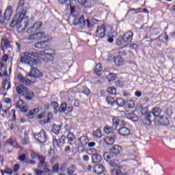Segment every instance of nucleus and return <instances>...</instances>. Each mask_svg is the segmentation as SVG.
Returning <instances> with one entry per match:
<instances>
[{"label": "nucleus", "instance_id": "obj_12", "mask_svg": "<svg viewBox=\"0 0 175 175\" xmlns=\"http://www.w3.org/2000/svg\"><path fill=\"white\" fill-rule=\"evenodd\" d=\"M43 25V23L42 22H37L33 24V25L31 27H29L27 29V33H33V32H36V31H39L40 29V27Z\"/></svg>", "mask_w": 175, "mask_h": 175}, {"label": "nucleus", "instance_id": "obj_34", "mask_svg": "<svg viewBox=\"0 0 175 175\" xmlns=\"http://www.w3.org/2000/svg\"><path fill=\"white\" fill-rule=\"evenodd\" d=\"M107 92L111 95H116L117 94V90L114 87H109L107 89Z\"/></svg>", "mask_w": 175, "mask_h": 175}, {"label": "nucleus", "instance_id": "obj_27", "mask_svg": "<svg viewBox=\"0 0 175 175\" xmlns=\"http://www.w3.org/2000/svg\"><path fill=\"white\" fill-rule=\"evenodd\" d=\"M104 142L108 146H111L112 144H114V138L111 137H106L104 138Z\"/></svg>", "mask_w": 175, "mask_h": 175}, {"label": "nucleus", "instance_id": "obj_52", "mask_svg": "<svg viewBox=\"0 0 175 175\" xmlns=\"http://www.w3.org/2000/svg\"><path fill=\"white\" fill-rule=\"evenodd\" d=\"M4 172L5 173V174H8V175L13 174V171L12 170V169H10V168H5L4 170Z\"/></svg>", "mask_w": 175, "mask_h": 175}, {"label": "nucleus", "instance_id": "obj_45", "mask_svg": "<svg viewBox=\"0 0 175 175\" xmlns=\"http://www.w3.org/2000/svg\"><path fill=\"white\" fill-rule=\"evenodd\" d=\"M67 139L68 142H73V140H75V135L73 134V133H68L67 135Z\"/></svg>", "mask_w": 175, "mask_h": 175}, {"label": "nucleus", "instance_id": "obj_21", "mask_svg": "<svg viewBox=\"0 0 175 175\" xmlns=\"http://www.w3.org/2000/svg\"><path fill=\"white\" fill-rule=\"evenodd\" d=\"M27 89L28 88H27V87H25L24 85L16 86L17 94H18L19 95L24 96L25 92H27Z\"/></svg>", "mask_w": 175, "mask_h": 175}, {"label": "nucleus", "instance_id": "obj_33", "mask_svg": "<svg viewBox=\"0 0 175 175\" xmlns=\"http://www.w3.org/2000/svg\"><path fill=\"white\" fill-rule=\"evenodd\" d=\"M46 41H42L40 42H37L35 44L36 49H45L46 48Z\"/></svg>", "mask_w": 175, "mask_h": 175}, {"label": "nucleus", "instance_id": "obj_46", "mask_svg": "<svg viewBox=\"0 0 175 175\" xmlns=\"http://www.w3.org/2000/svg\"><path fill=\"white\" fill-rule=\"evenodd\" d=\"M90 89L87 88V86H83L82 89V94H84L85 95H90Z\"/></svg>", "mask_w": 175, "mask_h": 175}, {"label": "nucleus", "instance_id": "obj_62", "mask_svg": "<svg viewBox=\"0 0 175 175\" xmlns=\"http://www.w3.org/2000/svg\"><path fill=\"white\" fill-rule=\"evenodd\" d=\"M83 159L85 161V162H88V161H90V157L88 155H83Z\"/></svg>", "mask_w": 175, "mask_h": 175}, {"label": "nucleus", "instance_id": "obj_63", "mask_svg": "<svg viewBox=\"0 0 175 175\" xmlns=\"http://www.w3.org/2000/svg\"><path fill=\"white\" fill-rule=\"evenodd\" d=\"M44 173H49L50 172V170L49 169V166H45L44 167L42 168Z\"/></svg>", "mask_w": 175, "mask_h": 175}, {"label": "nucleus", "instance_id": "obj_29", "mask_svg": "<svg viewBox=\"0 0 175 175\" xmlns=\"http://www.w3.org/2000/svg\"><path fill=\"white\" fill-rule=\"evenodd\" d=\"M125 103H126L125 100H123V98H118L115 101V105H118L119 107H122V106H124Z\"/></svg>", "mask_w": 175, "mask_h": 175}, {"label": "nucleus", "instance_id": "obj_10", "mask_svg": "<svg viewBox=\"0 0 175 175\" xmlns=\"http://www.w3.org/2000/svg\"><path fill=\"white\" fill-rule=\"evenodd\" d=\"M16 107L19 109L22 113H27V111H28V105H27V104L21 99H19L16 102Z\"/></svg>", "mask_w": 175, "mask_h": 175}, {"label": "nucleus", "instance_id": "obj_49", "mask_svg": "<svg viewBox=\"0 0 175 175\" xmlns=\"http://www.w3.org/2000/svg\"><path fill=\"white\" fill-rule=\"evenodd\" d=\"M141 113L142 114V116H147V114H148V108L147 107H143L141 109Z\"/></svg>", "mask_w": 175, "mask_h": 175}, {"label": "nucleus", "instance_id": "obj_60", "mask_svg": "<svg viewBox=\"0 0 175 175\" xmlns=\"http://www.w3.org/2000/svg\"><path fill=\"white\" fill-rule=\"evenodd\" d=\"M8 59H9V57L8 56V55L6 54L3 55L2 59L3 61H4V62H8Z\"/></svg>", "mask_w": 175, "mask_h": 175}, {"label": "nucleus", "instance_id": "obj_6", "mask_svg": "<svg viewBox=\"0 0 175 175\" xmlns=\"http://www.w3.org/2000/svg\"><path fill=\"white\" fill-rule=\"evenodd\" d=\"M161 111L159 107H154L152 110V113L154 117H158L160 120V122H161L163 125H169V120L167 118H163V116H159L161 115Z\"/></svg>", "mask_w": 175, "mask_h": 175}, {"label": "nucleus", "instance_id": "obj_22", "mask_svg": "<svg viewBox=\"0 0 175 175\" xmlns=\"http://www.w3.org/2000/svg\"><path fill=\"white\" fill-rule=\"evenodd\" d=\"M53 119V113H49L47 115L45 114L44 116L43 119L40 121L41 124H48L49 121H50V120Z\"/></svg>", "mask_w": 175, "mask_h": 175}, {"label": "nucleus", "instance_id": "obj_40", "mask_svg": "<svg viewBox=\"0 0 175 175\" xmlns=\"http://www.w3.org/2000/svg\"><path fill=\"white\" fill-rule=\"evenodd\" d=\"M106 100L108 105H111V106H114L116 105V101L113 97H107Z\"/></svg>", "mask_w": 175, "mask_h": 175}, {"label": "nucleus", "instance_id": "obj_48", "mask_svg": "<svg viewBox=\"0 0 175 175\" xmlns=\"http://www.w3.org/2000/svg\"><path fill=\"white\" fill-rule=\"evenodd\" d=\"M112 175H120L121 174V170L114 168L111 171Z\"/></svg>", "mask_w": 175, "mask_h": 175}, {"label": "nucleus", "instance_id": "obj_59", "mask_svg": "<svg viewBox=\"0 0 175 175\" xmlns=\"http://www.w3.org/2000/svg\"><path fill=\"white\" fill-rule=\"evenodd\" d=\"M45 114L46 113H40L37 116V118H38V120H43Z\"/></svg>", "mask_w": 175, "mask_h": 175}, {"label": "nucleus", "instance_id": "obj_19", "mask_svg": "<svg viewBox=\"0 0 175 175\" xmlns=\"http://www.w3.org/2000/svg\"><path fill=\"white\" fill-rule=\"evenodd\" d=\"M113 62L116 66H121V65H124L125 64L124 59H122L120 55L115 57Z\"/></svg>", "mask_w": 175, "mask_h": 175}, {"label": "nucleus", "instance_id": "obj_39", "mask_svg": "<svg viewBox=\"0 0 175 175\" xmlns=\"http://www.w3.org/2000/svg\"><path fill=\"white\" fill-rule=\"evenodd\" d=\"M93 135L94 137H97V139H100V137H102V131H100V129H97L94 131Z\"/></svg>", "mask_w": 175, "mask_h": 175}, {"label": "nucleus", "instance_id": "obj_16", "mask_svg": "<svg viewBox=\"0 0 175 175\" xmlns=\"http://www.w3.org/2000/svg\"><path fill=\"white\" fill-rule=\"evenodd\" d=\"M59 111H60L61 113H65V111H67V113H71L72 108L70 107H68V105H66V103H63L60 105Z\"/></svg>", "mask_w": 175, "mask_h": 175}, {"label": "nucleus", "instance_id": "obj_30", "mask_svg": "<svg viewBox=\"0 0 175 175\" xmlns=\"http://www.w3.org/2000/svg\"><path fill=\"white\" fill-rule=\"evenodd\" d=\"M39 113V108H36L31 111H29L28 113L29 118H33V116H36V114H38Z\"/></svg>", "mask_w": 175, "mask_h": 175}, {"label": "nucleus", "instance_id": "obj_23", "mask_svg": "<svg viewBox=\"0 0 175 175\" xmlns=\"http://www.w3.org/2000/svg\"><path fill=\"white\" fill-rule=\"evenodd\" d=\"M113 124L114 126H118V125H125V121L121 120L120 118H114L113 119Z\"/></svg>", "mask_w": 175, "mask_h": 175}, {"label": "nucleus", "instance_id": "obj_42", "mask_svg": "<svg viewBox=\"0 0 175 175\" xmlns=\"http://www.w3.org/2000/svg\"><path fill=\"white\" fill-rule=\"evenodd\" d=\"M116 79H117V75H116V74L110 73L107 76L108 81H114V80H116Z\"/></svg>", "mask_w": 175, "mask_h": 175}, {"label": "nucleus", "instance_id": "obj_31", "mask_svg": "<svg viewBox=\"0 0 175 175\" xmlns=\"http://www.w3.org/2000/svg\"><path fill=\"white\" fill-rule=\"evenodd\" d=\"M80 143L81 146H84L88 144V142L90 141L87 137H81L79 138Z\"/></svg>", "mask_w": 175, "mask_h": 175}, {"label": "nucleus", "instance_id": "obj_26", "mask_svg": "<svg viewBox=\"0 0 175 175\" xmlns=\"http://www.w3.org/2000/svg\"><path fill=\"white\" fill-rule=\"evenodd\" d=\"M11 84H10V81L8 79H4L3 81V90H10Z\"/></svg>", "mask_w": 175, "mask_h": 175}, {"label": "nucleus", "instance_id": "obj_51", "mask_svg": "<svg viewBox=\"0 0 175 175\" xmlns=\"http://www.w3.org/2000/svg\"><path fill=\"white\" fill-rule=\"evenodd\" d=\"M30 157H31V159H36V158H38L39 159V157H43V156H40V155H39L38 154H37L36 152H32L30 154Z\"/></svg>", "mask_w": 175, "mask_h": 175}, {"label": "nucleus", "instance_id": "obj_43", "mask_svg": "<svg viewBox=\"0 0 175 175\" xmlns=\"http://www.w3.org/2000/svg\"><path fill=\"white\" fill-rule=\"evenodd\" d=\"M104 132H105V133H107V135H110V133L113 132V128L109 126H105L104 127Z\"/></svg>", "mask_w": 175, "mask_h": 175}, {"label": "nucleus", "instance_id": "obj_38", "mask_svg": "<svg viewBox=\"0 0 175 175\" xmlns=\"http://www.w3.org/2000/svg\"><path fill=\"white\" fill-rule=\"evenodd\" d=\"M103 70V67H102V64H98L94 68V72L96 73H100Z\"/></svg>", "mask_w": 175, "mask_h": 175}, {"label": "nucleus", "instance_id": "obj_2", "mask_svg": "<svg viewBox=\"0 0 175 175\" xmlns=\"http://www.w3.org/2000/svg\"><path fill=\"white\" fill-rule=\"evenodd\" d=\"M24 56L21 57L20 62L24 64L25 65H28V66H35L38 65V53H29L25 52Z\"/></svg>", "mask_w": 175, "mask_h": 175}, {"label": "nucleus", "instance_id": "obj_53", "mask_svg": "<svg viewBox=\"0 0 175 175\" xmlns=\"http://www.w3.org/2000/svg\"><path fill=\"white\" fill-rule=\"evenodd\" d=\"M33 171L36 173V175H42V174H43V172L41 170L34 169Z\"/></svg>", "mask_w": 175, "mask_h": 175}, {"label": "nucleus", "instance_id": "obj_61", "mask_svg": "<svg viewBox=\"0 0 175 175\" xmlns=\"http://www.w3.org/2000/svg\"><path fill=\"white\" fill-rule=\"evenodd\" d=\"M25 162V163H31V165H35V163H36L35 161L31 160V159L26 160Z\"/></svg>", "mask_w": 175, "mask_h": 175}, {"label": "nucleus", "instance_id": "obj_35", "mask_svg": "<svg viewBox=\"0 0 175 175\" xmlns=\"http://www.w3.org/2000/svg\"><path fill=\"white\" fill-rule=\"evenodd\" d=\"M75 170H76V165H70L67 170V174L72 175L75 173Z\"/></svg>", "mask_w": 175, "mask_h": 175}, {"label": "nucleus", "instance_id": "obj_50", "mask_svg": "<svg viewBox=\"0 0 175 175\" xmlns=\"http://www.w3.org/2000/svg\"><path fill=\"white\" fill-rule=\"evenodd\" d=\"M145 116H147V118L149 120H152V121L155 120V116H154V114L152 113V112H149Z\"/></svg>", "mask_w": 175, "mask_h": 175}, {"label": "nucleus", "instance_id": "obj_64", "mask_svg": "<svg viewBox=\"0 0 175 175\" xmlns=\"http://www.w3.org/2000/svg\"><path fill=\"white\" fill-rule=\"evenodd\" d=\"M4 102L5 103H12V100L9 98H4Z\"/></svg>", "mask_w": 175, "mask_h": 175}, {"label": "nucleus", "instance_id": "obj_8", "mask_svg": "<svg viewBox=\"0 0 175 175\" xmlns=\"http://www.w3.org/2000/svg\"><path fill=\"white\" fill-rule=\"evenodd\" d=\"M34 137L39 143H46L47 142V135H46L44 130H41L40 133L34 135Z\"/></svg>", "mask_w": 175, "mask_h": 175}, {"label": "nucleus", "instance_id": "obj_47", "mask_svg": "<svg viewBox=\"0 0 175 175\" xmlns=\"http://www.w3.org/2000/svg\"><path fill=\"white\" fill-rule=\"evenodd\" d=\"M59 170V164H55L52 167V172L53 173H58V170Z\"/></svg>", "mask_w": 175, "mask_h": 175}, {"label": "nucleus", "instance_id": "obj_32", "mask_svg": "<svg viewBox=\"0 0 175 175\" xmlns=\"http://www.w3.org/2000/svg\"><path fill=\"white\" fill-rule=\"evenodd\" d=\"M125 106L129 107V109H133V107H135V101L132 100H128L125 103Z\"/></svg>", "mask_w": 175, "mask_h": 175}, {"label": "nucleus", "instance_id": "obj_1", "mask_svg": "<svg viewBox=\"0 0 175 175\" xmlns=\"http://www.w3.org/2000/svg\"><path fill=\"white\" fill-rule=\"evenodd\" d=\"M24 0H20L16 9V15L14 17L10 27L12 28H16V31L19 33L25 31V29L29 25V17L27 14V10L24 8Z\"/></svg>", "mask_w": 175, "mask_h": 175}, {"label": "nucleus", "instance_id": "obj_57", "mask_svg": "<svg viewBox=\"0 0 175 175\" xmlns=\"http://www.w3.org/2000/svg\"><path fill=\"white\" fill-rule=\"evenodd\" d=\"M54 154H55V152L53 149H50L48 152V155H49V157H53Z\"/></svg>", "mask_w": 175, "mask_h": 175}, {"label": "nucleus", "instance_id": "obj_15", "mask_svg": "<svg viewBox=\"0 0 175 175\" xmlns=\"http://www.w3.org/2000/svg\"><path fill=\"white\" fill-rule=\"evenodd\" d=\"M10 47V41L8 38H2L1 40V50L3 53H5V49H9Z\"/></svg>", "mask_w": 175, "mask_h": 175}, {"label": "nucleus", "instance_id": "obj_37", "mask_svg": "<svg viewBox=\"0 0 175 175\" xmlns=\"http://www.w3.org/2000/svg\"><path fill=\"white\" fill-rule=\"evenodd\" d=\"M59 131H61V126L54 124L53 127V133H55V135H58L59 133Z\"/></svg>", "mask_w": 175, "mask_h": 175}, {"label": "nucleus", "instance_id": "obj_3", "mask_svg": "<svg viewBox=\"0 0 175 175\" xmlns=\"http://www.w3.org/2000/svg\"><path fill=\"white\" fill-rule=\"evenodd\" d=\"M71 16L74 17L73 25H79L81 27H85V21L84 16H80V13L76 11L75 7H70Z\"/></svg>", "mask_w": 175, "mask_h": 175}, {"label": "nucleus", "instance_id": "obj_20", "mask_svg": "<svg viewBox=\"0 0 175 175\" xmlns=\"http://www.w3.org/2000/svg\"><path fill=\"white\" fill-rule=\"evenodd\" d=\"M119 134L121 136H129L131 135V130L126 127H122L119 129Z\"/></svg>", "mask_w": 175, "mask_h": 175}, {"label": "nucleus", "instance_id": "obj_44", "mask_svg": "<svg viewBox=\"0 0 175 175\" xmlns=\"http://www.w3.org/2000/svg\"><path fill=\"white\" fill-rule=\"evenodd\" d=\"M53 147L56 149V150H61V148L59 147V144H58V139H53Z\"/></svg>", "mask_w": 175, "mask_h": 175}, {"label": "nucleus", "instance_id": "obj_14", "mask_svg": "<svg viewBox=\"0 0 175 175\" xmlns=\"http://www.w3.org/2000/svg\"><path fill=\"white\" fill-rule=\"evenodd\" d=\"M18 79L19 81H21V83L26 84V85H31V84L35 83V80L32 81L31 79H25L24 78V77H23V75L21 74L18 75Z\"/></svg>", "mask_w": 175, "mask_h": 175}, {"label": "nucleus", "instance_id": "obj_7", "mask_svg": "<svg viewBox=\"0 0 175 175\" xmlns=\"http://www.w3.org/2000/svg\"><path fill=\"white\" fill-rule=\"evenodd\" d=\"M111 29V27H105V25H101L97 27V30L96 31V36L99 38L100 39H103L105 38V35H106V32H107V29Z\"/></svg>", "mask_w": 175, "mask_h": 175}, {"label": "nucleus", "instance_id": "obj_9", "mask_svg": "<svg viewBox=\"0 0 175 175\" xmlns=\"http://www.w3.org/2000/svg\"><path fill=\"white\" fill-rule=\"evenodd\" d=\"M46 33L44 31H39L33 33L29 36V40H40L41 39H44L46 38Z\"/></svg>", "mask_w": 175, "mask_h": 175}, {"label": "nucleus", "instance_id": "obj_36", "mask_svg": "<svg viewBox=\"0 0 175 175\" xmlns=\"http://www.w3.org/2000/svg\"><path fill=\"white\" fill-rule=\"evenodd\" d=\"M58 2L62 5H65L66 6L72 7L70 0H58Z\"/></svg>", "mask_w": 175, "mask_h": 175}, {"label": "nucleus", "instance_id": "obj_56", "mask_svg": "<svg viewBox=\"0 0 175 175\" xmlns=\"http://www.w3.org/2000/svg\"><path fill=\"white\" fill-rule=\"evenodd\" d=\"M18 169H20V165L18 164H15V165L13 167V171L14 172H18Z\"/></svg>", "mask_w": 175, "mask_h": 175}, {"label": "nucleus", "instance_id": "obj_13", "mask_svg": "<svg viewBox=\"0 0 175 175\" xmlns=\"http://www.w3.org/2000/svg\"><path fill=\"white\" fill-rule=\"evenodd\" d=\"M29 77H42L43 74L40 72L38 69L35 68H31L30 72L29 74Z\"/></svg>", "mask_w": 175, "mask_h": 175}, {"label": "nucleus", "instance_id": "obj_24", "mask_svg": "<svg viewBox=\"0 0 175 175\" xmlns=\"http://www.w3.org/2000/svg\"><path fill=\"white\" fill-rule=\"evenodd\" d=\"M35 94H33L31 91L29 90L28 89L26 90V92H25V94L23 96H25V99H27L28 100H31L33 96H34Z\"/></svg>", "mask_w": 175, "mask_h": 175}, {"label": "nucleus", "instance_id": "obj_28", "mask_svg": "<svg viewBox=\"0 0 175 175\" xmlns=\"http://www.w3.org/2000/svg\"><path fill=\"white\" fill-rule=\"evenodd\" d=\"M100 161H102V156H100V154H93L92 161L94 163H98V162H100Z\"/></svg>", "mask_w": 175, "mask_h": 175}, {"label": "nucleus", "instance_id": "obj_41", "mask_svg": "<svg viewBox=\"0 0 175 175\" xmlns=\"http://www.w3.org/2000/svg\"><path fill=\"white\" fill-rule=\"evenodd\" d=\"M44 54L45 57H46V58H49L50 59V61L54 60V57L55 56V53H44Z\"/></svg>", "mask_w": 175, "mask_h": 175}, {"label": "nucleus", "instance_id": "obj_55", "mask_svg": "<svg viewBox=\"0 0 175 175\" xmlns=\"http://www.w3.org/2000/svg\"><path fill=\"white\" fill-rule=\"evenodd\" d=\"M25 159H27V156L25 154L19 156V160L21 161V162H24V161H27Z\"/></svg>", "mask_w": 175, "mask_h": 175}, {"label": "nucleus", "instance_id": "obj_58", "mask_svg": "<svg viewBox=\"0 0 175 175\" xmlns=\"http://www.w3.org/2000/svg\"><path fill=\"white\" fill-rule=\"evenodd\" d=\"M59 143H62V144H65V136L62 135L59 140Z\"/></svg>", "mask_w": 175, "mask_h": 175}, {"label": "nucleus", "instance_id": "obj_25", "mask_svg": "<svg viewBox=\"0 0 175 175\" xmlns=\"http://www.w3.org/2000/svg\"><path fill=\"white\" fill-rule=\"evenodd\" d=\"M141 120L145 125H150L152 122V120H150L146 115H142Z\"/></svg>", "mask_w": 175, "mask_h": 175}, {"label": "nucleus", "instance_id": "obj_54", "mask_svg": "<svg viewBox=\"0 0 175 175\" xmlns=\"http://www.w3.org/2000/svg\"><path fill=\"white\" fill-rule=\"evenodd\" d=\"M138 47L139 46L136 44H130V49H131V50H137Z\"/></svg>", "mask_w": 175, "mask_h": 175}, {"label": "nucleus", "instance_id": "obj_4", "mask_svg": "<svg viewBox=\"0 0 175 175\" xmlns=\"http://www.w3.org/2000/svg\"><path fill=\"white\" fill-rule=\"evenodd\" d=\"M121 152H122V148L116 145L110 148V152L104 153V159L110 161L113 157L120 155Z\"/></svg>", "mask_w": 175, "mask_h": 175}, {"label": "nucleus", "instance_id": "obj_17", "mask_svg": "<svg viewBox=\"0 0 175 175\" xmlns=\"http://www.w3.org/2000/svg\"><path fill=\"white\" fill-rule=\"evenodd\" d=\"M38 159L40 161V162L38 163V167H39V169H43L44 167H46V166H49V163H46V161H44L45 157H38Z\"/></svg>", "mask_w": 175, "mask_h": 175}, {"label": "nucleus", "instance_id": "obj_11", "mask_svg": "<svg viewBox=\"0 0 175 175\" xmlns=\"http://www.w3.org/2000/svg\"><path fill=\"white\" fill-rule=\"evenodd\" d=\"M12 14H13V7H12V5H8L5 10L3 20H4V21H9L12 17Z\"/></svg>", "mask_w": 175, "mask_h": 175}, {"label": "nucleus", "instance_id": "obj_5", "mask_svg": "<svg viewBox=\"0 0 175 175\" xmlns=\"http://www.w3.org/2000/svg\"><path fill=\"white\" fill-rule=\"evenodd\" d=\"M133 38V32L129 31L124 34L120 40H118L116 44L118 46H124V44H128L130 42H132Z\"/></svg>", "mask_w": 175, "mask_h": 175}, {"label": "nucleus", "instance_id": "obj_18", "mask_svg": "<svg viewBox=\"0 0 175 175\" xmlns=\"http://www.w3.org/2000/svg\"><path fill=\"white\" fill-rule=\"evenodd\" d=\"M94 172L96 174H102L105 172V167L100 164H97L94 167Z\"/></svg>", "mask_w": 175, "mask_h": 175}]
</instances>
